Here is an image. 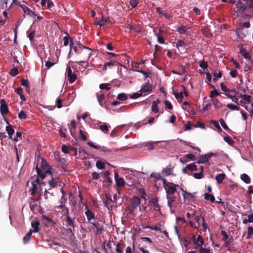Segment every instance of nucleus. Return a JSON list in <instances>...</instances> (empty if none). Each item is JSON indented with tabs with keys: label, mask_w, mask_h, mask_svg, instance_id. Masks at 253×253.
<instances>
[{
	"label": "nucleus",
	"mask_w": 253,
	"mask_h": 253,
	"mask_svg": "<svg viewBox=\"0 0 253 253\" xmlns=\"http://www.w3.org/2000/svg\"><path fill=\"white\" fill-rule=\"evenodd\" d=\"M232 4L234 10L236 12L242 13L245 11L253 13V1H229Z\"/></svg>",
	"instance_id": "2"
},
{
	"label": "nucleus",
	"mask_w": 253,
	"mask_h": 253,
	"mask_svg": "<svg viewBox=\"0 0 253 253\" xmlns=\"http://www.w3.org/2000/svg\"><path fill=\"white\" fill-rule=\"evenodd\" d=\"M89 223L91 224L93 227H95L97 231L99 232L100 233L104 231L103 225L102 223L98 222L97 220H95Z\"/></svg>",
	"instance_id": "18"
},
{
	"label": "nucleus",
	"mask_w": 253,
	"mask_h": 253,
	"mask_svg": "<svg viewBox=\"0 0 253 253\" xmlns=\"http://www.w3.org/2000/svg\"><path fill=\"white\" fill-rule=\"evenodd\" d=\"M61 150L64 154L70 153V147H68L66 145H62Z\"/></svg>",
	"instance_id": "47"
},
{
	"label": "nucleus",
	"mask_w": 253,
	"mask_h": 253,
	"mask_svg": "<svg viewBox=\"0 0 253 253\" xmlns=\"http://www.w3.org/2000/svg\"><path fill=\"white\" fill-rule=\"evenodd\" d=\"M187 170L189 171H195L198 170L197 166L194 164H191L186 166L185 168L182 169V171L184 173H187Z\"/></svg>",
	"instance_id": "17"
},
{
	"label": "nucleus",
	"mask_w": 253,
	"mask_h": 253,
	"mask_svg": "<svg viewBox=\"0 0 253 253\" xmlns=\"http://www.w3.org/2000/svg\"><path fill=\"white\" fill-rule=\"evenodd\" d=\"M79 47L80 49L83 48L84 49H86V51H83V50H82L81 53L82 54V55L84 59L87 58L88 59L89 58L90 55L91 53L92 49L90 48L87 47L85 46H84L82 44H79Z\"/></svg>",
	"instance_id": "12"
},
{
	"label": "nucleus",
	"mask_w": 253,
	"mask_h": 253,
	"mask_svg": "<svg viewBox=\"0 0 253 253\" xmlns=\"http://www.w3.org/2000/svg\"><path fill=\"white\" fill-rule=\"evenodd\" d=\"M116 242L109 241L106 245L105 243H103V248L106 253H113L112 245L115 246Z\"/></svg>",
	"instance_id": "13"
},
{
	"label": "nucleus",
	"mask_w": 253,
	"mask_h": 253,
	"mask_svg": "<svg viewBox=\"0 0 253 253\" xmlns=\"http://www.w3.org/2000/svg\"><path fill=\"white\" fill-rule=\"evenodd\" d=\"M226 107L232 110H239L240 108L236 105L232 104H227L226 105Z\"/></svg>",
	"instance_id": "48"
},
{
	"label": "nucleus",
	"mask_w": 253,
	"mask_h": 253,
	"mask_svg": "<svg viewBox=\"0 0 253 253\" xmlns=\"http://www.w3.org/2000/svg\"><path fill=\"white\" fill-rule=\"evenodd\" d=\"M155 35L157 38V41L159 43L161 44H163L165 43V39L163 38V33H165V31L163 30L162 29H160L159 30V32H157L155 30L153 31Z\"/></svg>",
	"instance_id": "9"
},
{
	"label": "nucleus",
	"mask_w": 253,
	"mask_h": 253,
	"mask_svg": "<svg viewBox=\"0 0 253 253\" xmlns=\"http://www.w3.org/2000/svg\"><path fill=\"white\" fill-rule=\"evenodd\" d=\"M144 146L147 147V149L149 150H153L154 149V147L153 146V143L151 142H145L144 144Z\"/></svg>",
	"instance_id": "52"
},
{
	"label": "nucleus",
	"mask_w": 253,
	"mask_h": 253,
	"mask_svg": "<svg viewBox=\"0 0 253 253\" xmlns=\"http://www.w3.org/2000/svg\"><path fill=\"white\" fill-rule=\"evenodd\" d=\"M56 103L58 108H61L62 107V100L60 98L58 97L56 99Z\"/></svg>",
	"instance_id": "63"
},
{
	"label": "nucleus",
	"mask_w": 253,
	"mask_h": 253,
	"mask_svg": "<svg viewBox=\"0 0 253 253\" xmlns=\"http://www.w3.org/2000/svg\"><path fill=\"white\" fill-rule=\"evenodd\" d=\"M193 244L195 245V248L196 249L202 247L204 244V240L202 237L200 235H199L197 238L196 239V237L195 235H193Z\"/></svg>",
	"instance_id": "7"
},
{
	"label": "nucleus",
	"mask_w": 253,
	"mask_h": 253,
	"mask_svg": "<svg viewBox=\"0 0 253 253\" xmlns=\"http://www.w3.org/2000/svg\"><path fill=\"white\" fill-rule=\"evenodd\" d=\"M158 201L159 199L157 197H152L149 201V203L153 207L154 210L156 211H160L161 210V207L158 203Z\"/></svg>",
	"instance_id": "8"
},
{
	"label": "nucleus",
	"mask_w": 253,
	"mask_h": 253,
	"mask_svg": "<svg viewBox=\"0 0 253 253\" xmlns=\"http://www.w3.org/2000/svg\"><path fill=\"white\" fill-rule=\"evenodd\" d=\"M173 94L175 96V97L176 99H180V101H181L182 99L183 98V94L182 92H180L179 93L173 92Z\"/></svg>",
	"instance_id": "55"
},
{
	"label": "nucleus",
	"mask_w": 253,
	"mask_h": 253,
	"mask_svg": "<svg viewBox=\"0 0 253 253\" xmlns=\"http://www.w3.org/2000/svg\"><path fill=\"white\" fill-rule=\"evenodd\" d=\"M25 14H26L30 17H32L34 18H35L36 17V14L29 8L28 9H27V10L25 11V12L24 13V16H25Z\"/></svg>",
	"instance_id": "38"
},
{
	"label": "nucleus",
	"mask_w": 253,
	"mask_h": 253,
	"mask_svg": "<svg viewBox=\"0 0 253 253\" xmlns=\"http://www.w3.org/2000/svg\"><path fill=\"white\" fill-rule=\"evenodd\" d=\"M85 214L89 223L95 218L94 213L90 210L87 209L85 212Z\"/></svg>",
	"instance_id": "21"
},
{
	"label": "nucleus",
	"mask_w": 253,
	"mask_h": 253,
	"mask_svg": "<svg viewBox=\"0 0 253 253\" xmlns=\"http://www.w3.org/2000/svg\"><path fill=\"white\" fill-rule=\"evenodd\" d=\"M99 128L100 130L104 132H107L109 130L108 126L106 124H104L103 125H101L99 126Z\"/></svg>",
	"instance_id": "51"
},
{
	"label": "nucleus",
	"mask_w": 253,
	"mask_h": 253,
	"mask_svg": "<svg viewBox=\"0 0 253 253\" xmlns=\"http://www.w3.org/2000/svg\"><path fill=\"white\" fill-rule=\"evenodd\" d=\"M37 164L36 166V169L38 175L42 179H43L46 174H51V167L48 165L44 158L38 157Z\"/></svg>",
	"instance_id": "1"
},
{
	"label": "nucleus",
	"mask_w": 253,
	"mask_h": 253,
	"mask_svg": "<svg viewBox=\"0 0 253 253\" xmlns=\"http://www.w3.org/2000/svg\"><path fill=\"white\" fill-rule=\"evenodd\" d=\"M223 139L226 142L230 145H233L235 143V141L232 139V138L228 135L224 136Z\"/></svg>",
	"instance_id": "40"
},
{
	"label": "nucleus",
	"mask_w": 253,
	"mask_h": 253,
	"mask_svg": "<svg viewBox=\"0 0 253 253\" xmlns=\"http://www.w3.org/2000/svg\"><path fill=\"white\" fill-rule=\"evenodd\" d=\"M241 53L243 56L246 59H248L249 61H251V62H253V59L249 54V53L247 52L246 50H241Z\"/></svg>",
	"instance_id": "34"
},
{
	"label": "nucleus",
	"mask_w": 253,
	"mask_h": 253,
	"mask_svg": "<svg viewBox=\"0 0 253 253\" xmlns=\"http://www.w3.org/2000/svg\"><path fill=\"white\" fill-rule=\"evenodd\" d=\"M199 66L204 69L207 68L209 66L207 62L204 60H202L200 62Z\"/></svg>",
	"instance_id": "59"
},
{
	"label": "nucleus",
	"mask_w": 253,
	"mask_h": 253,
	"mask_svg": "<svg viewBox=\"0 0 253 253\" xmlns=\"http://www.w3.org/2000/svg\"><path fill=\"white\" fill-rule=\"evenodd\" d=\"M193 175L196 179H201L204 176V174L202 172L194 173Z\"/></svg>",
	"instance_id": "57"
},
{
	"label": "nucleus",
	"mask_w": 253,
	"mask_h": 253,
	"mask_svg": "<svg viewBox=\"0 0 253 253\" xmlns=\"http://www.w3.org/2000/svg\"><path fill=\"white\" fill-rule=\"evenodd\" d=\"M110 85V84L106 83L101 84L99 85V88L101 89H106L107 90H109L111 89V87L109 86Z\"/></svg>",
	"instance_id": "45"
},
{
	"label": "nucleus",
	"mask_w": 253,
	"mask_h": 253,
	"mask_svg": "<svg viewBox=\"0 0 253 253\" xmlns=\"http://www.w3.org/2000/svg\"><path fill=\"white\" fill-rule=\"evenodd\" d=\"M115 246L116 247L115 251L117 253H123V247H121L119 243H116V245H115Z\"/></svg>",
	"instance_id": "58"
},
{
	"label": "nucleus",
	"mask_w": 253,
	"mask_h": 253,
	"mask_svg": "<svg viewBox=\"0 0 253 253\" xmlns=\"http://www.w3.org/2000/svg\"><path fill=\"white\" fill-rule=\"evenodd\" d=\"M18 116L20 119H25L27 118V115L23 111H21L19 113Z\"/></svg>",
	"instance_id": "62"
},
{
	"label": "nucleus",
	"mask_w": 253,
	"mask_h": 253,
	"mask_svg": "<svg viewBox=\"0 0 253 253\" xmlns=\"http://www.w3.org/2000/svg\"><path fill=\"white\" fill-rule=\"evenodd\" d=\"M48 184L49 185V188H48V190H50L51 188H54L57 185L56 183L55 182V181L53 178H52V180H50L48 182Z\"/></svg>",
	"instance_id": "56"
},
{
	"label": "nucleus",
	"mask_w": 253,
	"mask_h": 253,
	"mask_svg": "<svg viewBox=\"0 0 253 253\" xmlns=\"http://www.w3.org/2000/svg\"><path fill=\"white\" fill-rule=\"evenodd\" d=\"M210 124L213 125L217 129V130L218 132H221L222 131V129L218 123L214 120H211L210 121Z\"/></svg>",
	"instance_id": "32"
},
{
	"label": "nucleus",
	"mask_w": 253,
	"mask_h": 253,
	"mask_svg": "<svg viewBox=\"0 0 253 253\" xmlns=\"http://www.w3.org/2000/svg\"><path fill=\"white\" fill-rule=\"evenodd\" d=\"M142 95V92H137L134 93L132 94L131 95H130V98L131 99H135V98H138V97L141 96Z\"/></svg>",
	"instance_id": "54"
},
{
	"label": "nucleus",
	"mask_w": 253,
	"mask_h": 253,
	"mask_svg": "<svg viewBox=\"0 0 253 253\" xmlns=\"http://www.w3.org/2000/svg\"><path fill=\"white\" fill-rule=\"evenodd\" d=\"M37 188V185L34 182H32V185L31 187L30 188L29 191L31 192L32 195H34Z\"/></svg>",
	"instance_id": "42"
},
{
	"label": "nucleus",
	"mask_w": 253,
	"mask_h": 253,
	"mask_svg": "<svg viewBox=\"0 0 253 253\" xmlns=\"http://www.w3.org/2000/svg\"><path fill=\"white\" fill-rule=\"evenodd\" d=\"M136 72H139L141 74H142L144 76V78L145 79H147V78L150 77V75H151V73L150 72L147 73L144 70H136Z\"/></svg>",
	"instance_id": "49"
},
{
	"label": "nucleus",
	"mask_w": 253,
	"mask_h": 253,
	"mask_svg": "<svg viewBox=\"0 0 253 253\" xmlns=\"http://www.w3.org/2000/svg\"><path fill=\"white\" fill-rule=\"evenodd\" d=\"M0 111L2 116L8 114L9 113V109L6 101L4 99H1L0 101Z\"/></svg>",
	"instance_id": "6"
},
{
	"label": "nucleus",
	"mask_w": 253,
	"mask_h": 253,
	"mask_svg": "<svg viewBox=\"0 0 253 253\" xmlns=\"http://www.w3.org/2000/svg\"><path fill=\"white\" fill-rule=\"evenodd\" d=\"M153 89V86L151 84H150L149 82H147L145 84H144L139 92H141L143 93H145L147 92H150L152 91Z\"/></svg>",
	"instance_id": "15"
},
{
	"label": "nucleus",
	"mask_w": 253,
	"mask_h": 253,
	"mask_svg": "<svg viewBox=\"0 0 253 253\" xmlns=\"http://www.w3.org/2000/svg\"><path fill=\"white\" fill-rule=\"evenodd\" d=\"M176 31H177L179 33L181 34H184L186 32L185 27L183 26L177 27Z\"/></svg>",
	"instance_id": "64"
},
{
	"label": "nucleus",
	"mask_w": 253,
	"mask_h": 253,
	"mask_svg": "<svg viewBox=\"0 0 253 253\" xmlns=\"http://www.w3.org/2000/svg\"><path fill=\"white\" fill-rule=\"evenodd\" d=\"M109 21V19H104L103 14H101V18L99 19L98 21L95 22V24L96 25H99L100 27L103 26L106 23H107Z\"/></svg>",
	"instance_id": "26"
},
{
	"label": "nucleus",
	"mask_w": 253,
	"mask_h": 253,
	"mask_svg": "<svg viewBox=\"0 0 253 253\" xmlns=\"http://www.w3.org/2000/svg\"><path fill=\"white\" fill-rule=\"evenodd\" d=\"M253 235V227L251 226L248 228L247 239H250Z\"/></svg>",
	"instance_id": "61"
},
{
	"label": "nucleus",
	"mask_w": 253,
	"mask_h": 253,
	"mask_svg": "<svg viewBox=\"0 0 253 253\" xmlns=\"http://www.w3.org/2000/svg\"><path fill=\"white\" fill-rule=\"evenodd\" d=\"M226 177L224 173H219L215 176V179L218 184L221 183L223 179Z\"/></svg>",
	"instance_id": "29"
},
{
	"label": "nucleus",
	"mask_w": 253,
	"mask_h": 253,
	"mask_svg": "<svg viewBox=\"0 0 253 253\" xmlns=\"http://www.w3.org/2000/svg\"><path fill=\"white\" fill-rule=\"evenodd\" d=\"M181 191L182 192V196L184 197L185 201H187L188 202L191 201H193L194 198V193H189L183 189H181Z\"/></svg>",
	"instance_id": "14"
},
{
	"label": "nucleus",
	"mask_w": 253,
	"mask_h": 253,
	"mask_svg": "<svg viewBox=\"0 0 253 253\" xmlns=\"http://www.w3.org/2000/svg\"><path fill=\"white\" fill-rule=\"evenodd\" d=\"M209 161L207 156L205 155L200 156L197 160V162L198 164H203L207 163Z\"/></svg>",
	"instance_id": "31"
},
{
	"label": "nucleus",
	"mask_w": 253,
	"mask_h": 253,
	"mask_svg": "<svg viewBox=\"0 0 253 253\" xmlns=\"http://www.w3.org/2000/svg\"><path fill=\"white\" fill-rule=\"evenodd\" d=\"M40 225L39 221H34L31 222V226L34 229H32V233H37L40 230V228L39 226Z\"/></svg>",
	"instance_id": "27"
},
{
	"label": "nucleus",
	"mask_w": 253,
	"mask_h": 253,
	"mask_svg": "<svg viewBox=\"0 0 253 253\" xmlns=\"http://www.w3.org/2000/svg\"><path fill=\"white\" fill-rule=\"evenodd\" d=\"M115 181L116 183L117 186L119 187H122L125 185V181L123 178L119 177V173L117 172H115Z\"/></svg>",
	"instance_id": "11"
},
{
	"label": "nucleus",
	"mask_w": 253,
	"mask_h": 253,
	"mask_svg": "<svg viewBox=\"0 0 253 253\" xmlns=\"http://www.w3.org/2000/svg\"><path fill=\"white\" fill-rule=\"evenodd\" d=\"M59 161L61 164L62 168H63V169H65L67 166L66 161L65 160V159L64 158H59Z\"/></svg>",
	"instance_id": "60"
},
{
	"label": "nucleus",
	"mask_w": 253,
	"mask_h": 253,
	"mask_svg": "<svg viewBox=\"0 0 253 253\" xmlns=\"http://www.w3.org/2000/svg\"><path fill=\"white\" fill-rule=\"evenodd\" d=\"M204 198L207 200H209L211 202H215V198L214 196L212 194H210L209 193H206L204 194Z\"/></svg>",
	"instance_id": "36"
},
{
	"label": "nucleus",
	"mask_w": 253,
	"mask_h": 253,
	"mask_svg": "<svg viewBox=\"0 0 253 253\" xmlns=\"http://www.w3.org/2000/svg\"><path fill=\"white\" fill-rule=\"evenodd\" d=\"M163 184L167 195H173L176 193L177 189L180 190L182 189L179 185L168 182L166 179H163Z\"/></svg>",
	"instance_id": "3"
},
{
	"label": "nucleus",
	"mask_w": 253,
	"mask_h": 253,
	"mask_svg": "<svg viewBox=\"0 0 253 253\" xmlns=\"http://www.w3.org/2000/svg\"><path fill=\"white\" fill-rule=\"evenodd\" d=\"M167 199L168 201V205L169 207L171 209L174 205V203L176 202L177 198L173 195H167Z\"/></svg>",
	"instance_id": "10"
},
{
	"label": "nucleus",
	"mask_w": 253,
	"mask_h": 253,
	"mask_svg": "<svg viewBox=\"0 0 253 253\" xmlns=\"http://www.w3.org/2000/svg\"><path fill=\"white\" fill-rule=\"evenodd\" d=\"M96 167L100 169H105V164L100 161H97L96 163Z\"/></svg>",
	"instance_id": "44"
},
{
	"label": "nucleus",
	"mask_w": 253,
	"mask_h": 253,
	"mask_svg": "<svg viewBox=\"0 0 253 253\" xmlns=\"http://www.w3.org/2000/svg\"><path fill=\"white\" fill-rule=\"evenodd\" d=\"M5 130L9 135V137L10 139H12V135L14 133V129L11 125H8L5 127Z\"/></svg>",
	"instance_id": "25"
},
{
	"label": "nucleus",
	"mask_w": 253,
	"mask_h": 253,
	"mask_svg": "<svg viewBox=\"0 0 253 253\" xmlns=\"http://www.w3.org/2000/svg\"><path fill=\"white\" fill-rule=\"evenodd\" d=\"M219 122L221 125V126L223 127V128L226 130L228 133H231L232 131V130L229 128L228 126L226 125V123L224 122V120L222 118L219 119Z\"/></svg>",
	"instance_id": "30"
},
{
	"label": "nucleus",
	"mask_w": 253,
	"mask_h": 253,
	"mask_svg": "<svg viewBox=\"0 0 253 253\" xmlns=\"http://www.w3.org/2000/svg\"><path fill=\"white\" fill-rule=\"evenodd\" d=\"M117 99L120 100L124 101L127 99V97L125 93H119L118 95Z\"/></svg>",
	"instance_id": "53"
},
{
	"label": "nucleus",
	"mask_w": 253,
	"mask_h": 253,
	"mask_svg": "<svg viewBox=\"0 0 253 253\" xmlns=\"http://www.w3.org/2000/svg\"><path fill=\"white\" fill-rule=\"evenodd\" d=\"M163 177L169 176L172 173V169L170 167H167L162 170Z\"/></svg>",
	"instance_id": "23"
},
{
	"label": "nucleus",
	"mask_w": 253,
	"mask_h": 253,
	"mask_svg": "<svg viewBox=\"0 0 253 253\" xmlns=\"http://www.w3.org/2000/svg\"><path fill=\"white\" fill-rule=\"evenodd\" d=\"M96 96H97V100H98L99 104L102 107H105V104L104 102V101L105 100L104 94L103 93L102 91H100L99 92H98L96 93Z\"/></svg>",
	"instance_id": "19"
},
{
	"label": "nucleus",
	"mask_w": 253,
	"mask_h": 253,
	"mask_svg": "<svg viewBox=\"0 0 253 253\" xmlns=\"http://www.w3.org/2000/svg\"><path fill=\"white\" fill-rule=\"evenodd\" d=\"M241 179L246 183L249 184L251 182V178L248 175L244 173L241 175Z\"/></svg>",
	"instance_id": "33"
},
{
	"label": "nucleus",
	"mask_w": 253,
	"mask_h": 253,
	"mask_svg": "<svg viewBox=\"0 0 253 253\" xmlns=\"http://www.w3.org/2000/svg\"><path fill=\"white\" fill-rule=\"evenodd\" d=\"M67 77L69 79L70 84L73 83L76 80V79L77 78L76 75L74 73L71 74V76H68Z\"/></svg>",
	"instance_id": "46"
},
{
	"label": "nucleus",
	"mask_w": 253,
	"mask_h": 253,
	"mask_svg": "<svg viewBox=\"0 0 253 253\" xmlns=\"http://www.w3.org/2000/svg\"><path fill=\"white\" fill-rule=\"evenodd\" d=\"M32 233V229H30L28 233L23 237V242L24 243H27L29 241Z\"/></svg>",
	"instance_id": "35"
},
{
	"label": "nucleus",
	"mask_w": 253,
	"mask_h": 253,
	"mask_svg": "<svg viewBox=\"0 0 253 253\" xmlns=\"http://www.w3.org/2000/svg\"><path fill=\"white\" fill-rule=\"evenodd\" d=\"M103 202L107 209H109V207H112L111 203H113V200L111 199V195L109 194H106L105 198L103 200Z\"/></svg>",
	"instance_id": "16"
},
{
	"label": "nucleus",
	"mask_w": 253,
	"mask_h": 253,
	"mask_svg": "<svg viewBox=\"0 0 253 253\" xmlns=\"http://www.w3.org/2000/svg\"><path fill=\"white\" fill-rule=\"evenodd\" d=\"M117 62L116 61H110L108 62H106L103 66V70H106L107 69V67H110L112 66L116 65Z\"/></svg>",
	"instance_id": "39"
},
{
	"label": "nucleus",
	"mask_w": 253,
	"mask_h": 253,
	"mask_svg": "<svg viewBox=\"0 0 253 253\" xmlns=\"http://www.w3.org/2000/svg\"><path fill=\"white\" fill-rule=\"evenodd\" d=\"M213 76V81L216 82L218 79L221 78L222 77V73L220 71L218 73H216L215 71H214L212 73Z\"/></svg>",
	"instance_id": "41"
},
{
	"label": "nucleus",
	"mask_w": 253,
	"mask_h": 253,
	"mask_svg": "<svg viewBox=\"0 0 253 253\" xmlns=\"http://www.w3.org/2000/svg\"><path fill=\"white\" fill-rule=\"evenodd\" d=\"M67 202V199L65 198V196H62L59 200L60 205L59 206L56 207V209H63L66 207L65 204Z\"/></svg>",
	"instance_id": "28"
},
{
	"label": "nucleus",
	"mask_w": 253,
	"mask_h": 253,
	"mask_svg": "<svg viewBox=\"0 0 253 253\" xmlns=\"http://www.w3.org/2000/svg\"><path fill=\"white\" fill-rule=\"evenodd\" d=\"M161 102L160 100L159 99H156L152 102V111L157 113L159 112V109L158 107V105Z\"/></svg>",
	"instance_id": "24"
},
{
	"label": "nucleus",
	"mask_w": 253,
	"mask_h": 253,
	"mask_svg": "<svg viewBox=\"0 0 253 253\" xmlns=\"http://www.w3.org/2000/svg\"><path fill=\"white\" fill-rule=\"evenodd\" d=\"M150 177L154 178L156 181L161 179L163 180V179H164L163 175L162 176L161 174L158 173H152L150 175Z\"/></svg>",
	"instance_id": "37"
},
{
	"label": "nucleus",
	"mask_w": 253,
	"mask_h": 253,
	"mask_svg": "<svg viewBox=\"0 0 253 253\" xmlns=\"http://www.w3.org/2000/svg\"><path fill=\"white\" fill-rule=\"evenodd\" d=\"M141 200L138 196H134L130 201L129 205L126 208V210L129 211L130 213L133 211L138 207L140 204Z\"/></svg>",
	"instance_id": "4"
},
{
	"label": "nucleus",
	"mask_w": 253,
	"mask_h": 253,
	"mask_svg": "<svg viewBox=\"0 0 253 253\" xmlns=\"http://www.w3.org/2000/svg\"><path fill=\"white\" fill-rule=\"evenodd\" d=\"M236 91L231 90L229 93H225V95L230 98L233 102L239 105L238 99L235 96Z\"/></svg>",
	"instance_id": "20"
},
{
	"label": "nucleus",
	"mask_w": 253,
	"mask_h": 253,
	"mask_svg": "<svg viewBox=\"0 0 253 253\" xmlns=\"http://www.w3.org/2000/svg\"><path fill=\"white\" fill-rule=\"evenodd\" d=\"M18 73V69L16 67L13 68L11 69L9 74L12 76L15 77L16 76Z\"/></svg>",
	"instance_id": "50"
},
{
	"label": "nucleus",
	"mask_w": 253,
	"mask_h": 253,
	"mask_svg": "<svg viewBox=\"0 0 253 253\" xmlns=\"http://www.w3.org/2000/svg\"><path fill=\"white\" fill-rule=\"evenodd\" d=\"M62 213L63 214V216L65 217L64 218H67L68 216H71L69 215V209L67 207L63 209Z\"/></svg>",
	"instance_id": "43"
},
{
	"label": "nucleus",
	"mask_w": 253,
	"mask_h": 253,
	"mask_svg": "<svg viewBox=\"0 0 253 253\" xmlns=\"http://www.w3.org/2000/svg\"><path fill=\"white\" fill-rule=\"evenodd\" d=\"M15 3L16 4L19 5L23 9L24 13L27 10V9H29V7L27 6V4L25 2V1H22V3H21L19 1H12V3Z\"/></svg>",
	"instance_id": "22"
},
{
	"label": "nucleus",
	"mask_w": 253,
	"mask_h": 253,
	"mask_svg": "<svg viewBox=\"0 0 253 253\" xmlns=\"http://www.w3.org/2000/svg\"><path fill=\"white\" fill-rule=\"evenodd\" d=\"M63 221L65 222V225L67 227V231L69 233L73 234V231L74 230L75 225V217L74 215L73 216H68L67 218H64Z\"/></svg>",
	"instance_id": "5"
}]
</instances>
